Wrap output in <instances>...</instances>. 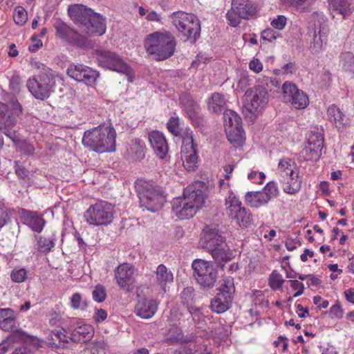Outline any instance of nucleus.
Returning <instances> with one entry per match:
<instances>
[{
  "label": "nucleus",
  "instance_id": "obj_1",
  "mask_svg": "<svg viewBox=\"0 0 354 354\" xmlns=\"http://www.w3.org/2000/svg\"><path fill=\"white\" fill-rule=\"evenodd\" d=\"M200 243L221 266H223V262L229 261L232 258V252L225 243L224 233L215 227L206 226L203 230Z\"/></svg>",
  "mask_w": 354,
  "mask_h": 354
},
{
  "label": "nucleus",
  "instance_id": "obj_2",
  "mask_svg": "<svg viewBox=\"0 0 354 354\" xmlns=\"http://www.w3.org/2000/svg\"><path fill=\"white\" fill-rule=\"evenodd\" d=\"M115 138L113 127L100 125L84 132L82 144L97 153L111 152L115 150Z\"/></svg>",
  "mask_w": 354,
  "mask_h": 354
},
{
  "label": "nucleus",
  "instance_id": "obj_3",
  "mask_svg": "<svg viewBox=\"0 0 354 354\" xmlns=\"http://www.w3.org/2000/svg\"><path fill=\"white\" fill-rule=\"evenodd\" d=\"M204 195L201 189H196L194 185L185 188L183 197L176 198L172 201V210L179 219L192 218L204 203Z\"/></svg>",
  "mask_w": 354,
  "mask_h": 354
},
{
  "label": "nucleus",
  "instance_id": "obj_4",
  "mask_svg": "<svg viewBox=\"0 0 354 354\" xmlns=\"http://www.w3.org/2000/svg\"><path fill=\"white\" fill-rule=\"evenodd\" d=\"M33 68L39 73L30 78L26 86L31 94L37 99L44 100L49 97L55 85V75L53 71L44 64L34 61L31 62Z\"/></svg>",
  "mask_w": 354,
  "mask_h": 354
},
{
  "label": "nucleus",
  "instance_id": "obj_5",
  "mask_svg": "<svg viewBox=\"0 0 354 354\" xmlns=\"http://www.w3.org/2000/svg\"><path fill=\"white\" fill-rule=\"evenodd\" d=\"M145 48L156 60H165L174 55L176 42L169 32H155L147 36Z\"/></svg>",
  "mask_w": 354,
  "mask_h": 354
},
{
  "label": "nucleus",
  "instance_id": "obj_6",
  "mask_svg": "<svg viewBox=\"0 0 354 354\" xmlns=\"http://www.w3.org/2000/svg\"><path fill=\"white\" fill-rule=\"evenodd\" d=\"M142 207L155 212L162 208L166 201L162 189L151 182L140 180L136 185Z\"/></svg>",
  "mask_w": 354,
  "mask_h": 354
},
{
  "label": "nucleus",
  "instance_id": "obj_7",
  "mask_svg": "<svg viewBox=\"0 0 354 354\" xmlns=\"http://www.w3.org/2000/svg\"><path fill=\"white\" fill-rule=\"evenodd\" d=\"M277 174L279 180L286 193L295 194L300 190L301 178L299 175V168L294 160L290 158L281 159L278 165Z\"/></svg>",
  "mask_w": 354,
  "mask_h": 354
},
{
  "label": "nucleus",
  "instance_id": "obj_8",
  "mask_svg": "<svg viewBox=\"0 0 354 354\" xmlns=\"http://www.w3.org/2000/svg\"><path fill=\"white\" fill-rule=\"evenodd\" d=\"M328 28L325 18L322 15L313 13L308 26V35L312 37L310 50L313 53H318L322 50L327 42Z\"/></svg>",
  "mask_w": 354,
  "mask_h": 354
},
{
  "label": "nucleus",
  "instance_id": "obj_9",
  "mask_svg": "<svg viewBox=\"0 0 354 354\" xmlns=\"http://www.w3.org/2000/svg\"><path fill=\"white\" fill-rule=\"evenodd\" d=\"M171 22L178 32L187 38H196L200 35L201 26L198 18L183 11L174 12L170 15Z\"/></svg>",
  "mask_w": 354,
  "mask_h": 354
},
{
  "label": "nucleus",
  "instance_id": "obj_10",
  "mask_svg": "<svg viewBox=\"0 0 354 354\" xmlns=\"http://www.w3.org/2000/svg\"><path fill=\"white\" fill-rule=\"evenodd\" d=\"M193 276L196 282L203 288H212L218 278V271L214 263L203 259L192 262Z\"/></svg>",
  "mask_w": 354,
  "mask_h": 354
},
{
  "label": "nucleus",
  "instance_id": "obj_11",
  "mask_svg": "<svg viewBox=\"0 0 354 354\" xmlns=\"http://www.w3.org/2000/svg\"><path fill=\"white\" fill-rule=\"evenodd\" d=\"M84 218L91 225H108L113 218V207L106 202L97 203L86 210Z\"/></svg>",
  "mask_w": 354,
  "mask_h": 354
},
{
  "label": "nucleus",
  "instance_id": "obj_12",
  "mask_svg": "<svg viewBox=\"0 0 354 354\" xmlns=\"http://www.w3.org/2000/svg\"><path fill=\"white\" fill-rule=\"evenodd\" d=\"M268 101V93L263 86H256L246 91L244 95L243 106L250 114L255 115Z\"/></svg>",
  "mask_w": 354,
  "mask_h": 354
},
{
  "label": "nucleus",
  "instance_id": "obj_13",
  "mask_svg": "<svg viewBox=\"0 0 354 354\" xmlns=\"http://www.w3.org/2000/svg\"><path fill=\"white\" fill-rule=\"evenodd\" d=\"M227 214L239 226L248 227L251 223L250 214L241 202L231 193L225 199Z\"/></svg>",
  "mask_w": 354,
  "mask_h": 354
},
{
  "label": "nucleus",
  "instance_id": "obj_14",
  "mask_svg": "<svg viewBox=\"0 0 354 354\" xmlns=\"http://www.w3.org/2000/svg\"><path fill=\"white\" fill-rule=\"evenodd\" d=\"M234 286L232 279H226L218 288V292L211 301L212 310H228L232 308Z\"/></svg>",
  "mask_w": 354,
  "mask_h": 354
},
{
  "label": "nucleus",
  "instance_id": "obj_15",
  "mask_svg": "<svg viewBox=\"0 0 354 354\" xmlns=\"http://www.w3.org/2000/svg\"><path fill=\"white\" fill-rule=\"evenodd\" d=\"M283 97L286 102L296 109H303L309 104L308 95L291 82H286L282 86Z\"/></svg>",
  "mask_w": 354,
  "mask_h": 354
},
{
  "label": "nucleus",
  "instance_id": "obj_16",
  "mask_svg": "<svg viewBox=\"0 0 354 354\" xmlns=\"http://www.w3.org/2000/svg\"><path fill=\"white\" fill-rule=\"evenodd\" d=\"M95 55L98 63L102 66L127 75L130 73V68L115 53L109 50H97Z\"/></svg>",
  "mask_w": 354,
  "mask_h": 354
},
{
  "label": "nucleus",
  "instance_id": "obj_17",
  "mask_svg": "<svg viewBox=\"0 0 354 354\" xmlns=\"http://www.w3.org/2000/svg\"><path fill=\"white\" fill-rule=\"evenodd\" d=\"M12 337L16 342H20L22 345L14 349L12 354H34V351L41 347V341L34 335L17 330L12 333Z\"/></svg>",
  "mask_w": 354,
  "mask_h": 354
},
{
  "label": "nucleus",
  "instance_id": "obj_18",
  "mask_svg": "<svg viewBox=\"0 0 354 354\" xmlns=\"http://www.w3.org/2000/svg\"><path fill=\"white\" fill-rule=\"evenodd\" d=\"M56 34L69 43L80 46L86 47L88 45V39L83 35L71 28L64 22H59L55 25Z\"/></svg>",
  "mask_w": 354,
  "mask_h": 354
},
{
  "label": "nucleus",
  "instance_id": "obj_19",
  "mask_svg": "<svg viewBox=\"0 0 354 354\" xmlns=\"http://www.w3.org/2000/svg\"><path fill=\"white\" fill-rule=\"evenodd\" d=\"M67 74L71 78L78 82H84L86 84L93 83L97 77L95 71L82 64H71L67 69Z\"/></svg>",
  "mask_w": 354,
  "mask_h": 354
},
{
  "label": "nucleus",
  "instance_id": "obj_20",
  "mask_svg": "<svg viewBox=\"0 0 354 354\" xmlns=\"http://www.w3.org/2000/svg\"><path fill=\"white\" fill-rule=\"evenodd\" d=\"M134 268L129 263L120 265L115 271V279L120 288L129 291L134 283Z\"/></svg>",
  "mask_w": 354,
  "mask_h": 354
},
{
  "label": "nucleus",
  "instance_id": "obj_21",
  "mask_svg": "<svg viewBox=\"0 0 354 354\" xmlns=\"http://www.w3.org/2000/svg\"><path fill=\"white\" fill-rule=\"evenodd\" d=\"M148 139L154 153L160 159L166 157L169 147L164 135L158 131H152L148 134Z\"/></svg>",
  "mask_w": 354,
  "mask_h": 354
},
{
  "label": "nucleus",
  "instance_id": "obj_22",
  "mask_svg": "<svg viewBox=\"0 0 354 354\" xmlns=\"http://www.w3.org/2000/svg\"><path fill=\"white\" fill-rule=\"evenodd\" d=\"M68 12L75 22L82 26L83 30L84 28L87 27L89 20H91V18L95 13L91 9L87 8L82 5L70 6L68 9Z\"/></svg>",
  "mask_w": 354,
  "mask_h": 354
},
{
  "label": "nucleus",
  "instance_id": "obj_23",
  "mask_svg": "<svg viewBox=\"0 0 354 354\" xmlns=\"http://www.w3.org/2000/svg\"><path fill=\"white\" fill-rule=\"evenodd\" d=\"M76 326L73 328L70 339L77 343H85L89 341L94 335L93 327L82 322L77 321Z\"/></svg>",
  "mask_w": 354,
  "mask_h": 354
},
{
  "label": "nucleus",
  "instance_id": "obj_24",
  "mask_svg": "<svg viewBox=\"0 0 354 354\" xmlns=\"http://www.w3.org/2000/svg\"><path fill=\"white\" fill-rule=\"evenodd\" d=\"M105 19L98 13H94L89 20L87 27L84 28V32L89 36L102 35L106 31Z\"/></svg>",
  "mask_w": 354,
  "mask_h": 354
},
{
  "label": "nucleus",
  "instance_id": "obj_25",
  "mask_svg": "<svg viewBox=\"0 0 354 354\" xmlns=\"http://www.w3.org/2000/svg\"><path fill=\"white\" fill-rule=\"evenodd\" d=\"M155 281L165 293L167 292L168 285L174 281V274L164 264H160L155 272Z\"/></svg>",
  "mask_w": 354,
  "mask_h": 354
},
{
  "label": "nucleus",
  "instance_id": "obj_26",
  "mask_svg": "<svg viewBox=\"0 0 354 354\" xmlns=\"http://www.w3.org/2000/svg\"><path fill=\"white\" fill-rule=\"evenodd\" d=\"M234 9L236 10V13L243 19H248L256 13V8L249 1L234 0L232 3Z\"/></svg>",
  "mask_w": 354,
  "mask_h": 354
},
{
  "label": "nucleus",
  "instance_id": "obj_27",
  "mask_svg": "<svg viewBox=\"0 0 354 354\" xmlns=\"http://www.w3.org/2000/svg\"><path fill=\"white\" fill-rule=\"evenodd\" d=\"M68 339L70 337L61 330H50L47 337L48 344L54 348L67 347Z\"/></svg>",
  "mask_w": 354,
  "mask_h": 354
},
{
  "label": "nucleus",
  "instance_id": "obj_28",
  "mask_svg": "<svg viewBox=\"0 0 354 354\" xmlns=\"http://www.w3.org/2000/svg\"><path fill=\"white\" fill-rule=\"evenodd\" d=\"M165 341L169 344L174 343L183 344L192 341L188 337H184L182 330L176 326H172L168 330Z\"/></svg>",
  "mask_w": 354,
  "mask_h": 354
},
{
  "label": "nucleus",
  "instance_id": "obj_29",
  "mask_svg": "<svg viewBox=\"0 0 354 354\" xmlns=\"http://www.w3.org/2000/svg\"><path fill=\"white\" fill-rule=\"evenodd\" d=\"M329 120L335 124L339 131H342L345 124L344 115L340 111L339 107L335 104L330 105L327 110Z\"/></svg>",
  "mask_w": 354,
  "mask_h": 354
},
{
  "label": "nucleus",
  "instance_id": "obj_30",
  "mask_svg": "<svg viewBox=\"0 0 354 354\" xmlns=\"http://www.w3.org/2000/svg\"><path fill=\"white\" fill-rule=\"evenodd\" d=\"M245 201L252 207L258 208L267 204L269 201L266 195L262 192H250L245 195Z\"/></svg>",
  "mask_w": 354,
  "mask_h": 354
},
{
  "label": "nucleus",
  "instance_id": "obj_31",
  "mask_svg": "<svg viewBox=\"0 0 354 354\" xmlns=\"http://www.w3.org/2000/svg\"><path fill=\"white\" fill-rule=\"evenodd\" d=\"M227 134V138L229 142L233 145L234 147H238L243 145L245 137H244V131L242 127V125L238 126L233 129H230L227 131H225Z\"/></svg>",
  "mask_w": 354,
  "mask_h": 354
},
{
  "label": "nucleus",
  "instance_id": "obj_32",
  "mask_svg": "<svg viewBox=\"0 0 354 354\" xmlns=\"http://www.w3.org/2000/svg\"><path fill=\"white\" fill-rule=\"evenodd\" d=\"M208 109L213 113H221L225 107V100L224 96L219 93L212 94V97L207 102Z\"/></svg>",
  "mask_w": 354,
  "mask_h": 354
},
{
  "label": "nucleus",
  "instance_id": "obj_33",
  "mask_svg": "<svg viewBox=\"0 0 354 354\" xmlns=\"http://www.w3.org/2000/svg\"><path fill=\"white\" fill-rule=\"evenodd\" d=\"M35 239L37 241V250L40 252L47 253L54 248L56 237L53 234L48 237L35 236Z\"/></svg>",
  "mask_w": 354,
  "mask_h": 354
},
{
  "label": "nucleus",
  "instance_id": "obj_34",
  "mask_svg": "<svg viewBox=\"0 0 354 354\" xmlns=\"http://www.w3.org/2000/svg\"><path fill=\"white\" fill-rule=\"evenodd\" d=\"M324 145V137L320 132L312 133L308 140V147H306V150H309L310 152L317 153L320 152Z\"/></svg>",
  "mask_w": 354,
  "mask_h": 354
},
{
  "label": "nucleus",
  "instance_id": "obj_35",
  "mask_svg": "<svg viewBox=\"0 0 354 354\" xmlns=\"http://www.w3.org/2000/svg\"><path fill=\"white\" fill-rule=\"evenodd\" d=\"M223 119L225 131L241 125V117L232 110L228 109L225 111Z\"/></svg>",
  "mask_w": 354,
  "mask_h": 354
},
{
  "label": "nucleus",
  "instance_id": "obj_36",
  "mask_svg": "<svg viewBox=\"0 0 354 354\" xmlns=\"http://www.w3.org/2000/svg\"><path fill=\"white\" fill-rule=\"evenodd\" d=\"M183 166L187 171L194 170L197 167L198 156L196 149L181 152Z\"/></svg>",
  "mask_w": 354,
  "mask_h": 354
},
{
  "label": "nucleus",
  "instance_id": "obj_37",
  "mask_svg": "<svg viewBox=\"0 0 354 354\" xmlns=\"http://www.w3.org/2000/svg\"><path fill=\"white\" fill-rule=\"evenodd\" d=\"M9 313L13 311H0V328L8 331L15 325V317Z\"/></svg>",
  "mask_w": 354,
  "mask_h": 354
},
{
  "label": "nucleus",
  "instance_id": "obj_38",
  "mask_svg": "<svg viewBox=\"0 0 354 354\" xmlns=\"http://www.w3.org/2000/svg\"><path fill=\"white\" fill-rule=\"evenodd\" d=\"M334 9L339 12L344 17L351 13V3L349 0H329Z\"/></svg>",
  "mask_w": 354,
  "mask_h": 354
},
{
  "label": "nucleus",
  "instance_id": "obj_39",
  "mask_svg": "<svg viewBox=\"0 0 354 354\" xmlns=\"http://www.w3.org/2000/svg\"><path fill=\"white\" fill-rule=\"evenodd\" d=\"M178 136L182 138V142L183 145L181 152L196 149L194 144L192 131L190 129H186L181 132V135Z\"/></svg>",
  "mask_w": 354,
  "mask_h": 354
},
{
  "label": "nucleus",
  "instance_id": "obj_40",
  "mask_svg": "<svg viewBox=\"0 0 354 354\" xmlns=\"http://www.w3.org/2000/svg\"><path fill=\"white\" fill-rule=\"evenodd\" d=\"M29 225L32 230L40 232L46 223L44 219L41 216H38L32 212H29Z\"/></svg>",
  "mask_w": 354,
  "mask_h": 354
},
{
  "label": "nucleus",
  "instance_id": "obj_41",
  "mask_svg": "<svg viewBox=\"0 0 354 354\" xmlns=\"http://www.w3.org/2000/svg\"><path fill=\"white\" fill-rule=\"evenodd\" d=\"M341 63L346 71L354 74V55L351 52L341 55Z\"/></svg>",
  "mask_w": 354,
  "mask_h": 354
},
{
  "label": "nucleus",
  "instance_id": "obj_42",
  "mask_svg": "<svg viewBox=\"0 0 354 354\" xmlns=\"http://www.w3.org/2000/svg\"><path fill=\"white\" fill-rule=\"evenodd\" d=\"M285 4L292 6L297 10L306 11L309 10V7L314 3L315 0H281Z\"/></svg>",
  "mask_w": 354,
  "mask_h": 354
},
{
  "label": "nucleus",
  "instance_id": "obj_43",
  "mask_svg": "<svg viewBox=\"0 0 354 354\" xmlns=\"http://www.w3.org/2000/svg\"><path fill=\"white\" fill-rule=\"evenodd\" d=\"M194 288L192 287H187L183 289L180 293L181 302L185 308L189 309L192 308L194 297Z\"/></svg>",
  "mask_w": 354,
  "mask_h": 354
},
{
  "label": "nucleus",
  "instance_id": "obj_44",
  "mask_svg": "<svg viewBox=\"0 0 354 354\" xmlns=\"http://www.w3.org/2000/svg\"><path fill=\"white\" fill-rule=\"evenodd\" d=\"M157 308L158 303L156 300L140 297L138 299V302L135 310H156Z\"/></svg>",
  "mask_w": 354,
  "mask_h": 354
},
{
  "label": "nucleus",
  "instance_id": "obj_45",
  "mask_svg": "<svg viewBox=\"0 0 354 354\" xmlns=\"http://www.w3.org/2000/svg\"><path fill=\"white\" fill-rule=\"evenodd\" d=\"M284 280L282 276L277 271L274 270L269 277V285L273 290H278L281 288Z\"/></svg>",
  "mask_w": 354,
  "mask_h": 354
},
{
  "label": "nucleus",
  "instance_id": "obj_46",
  "mask_svg": "<svg viewBox=\"0 0 354 354\" xmlns=\"http://www.w3.org/2000/svg\"><path fill=\"white\" fill-rule=\"evenodd\" d=\"M91 354H106V344L103 339L93 341L89 347Z\"/></svg>",
  "mask_w": 354,
  "mask_h": 354
},
{
  "label": "nucleus",
  "instance_id": "obj_47",
  "mask_svg": "<svg viewBox=\"0 0 354 354\" xmlns=\"http://www.w3.org/2000/svg\"><path fill=\"white\" fill-rule=\"evenodd\" d=\"M13 19L17 24L22 26L26 23L28 19L27 12L24 8L19 7L15 10Z\"/></svg>",
  "mask_w": 354,
  "mask_h": 354
},
{
  "label": "nucleus",
  "instance_id": "obj_48",
  "mask_svg": "<svg viewBox=\"0 0 354 354\" xmlns=\"http://www.w3.org/2000/svg\"><path fill=\"white\" fill-rule=\"evenodd\" d=\"M169 131L174 136L181 135V130L179 127V120L178 118L171 117L167 124Z\"/></svg>",
  "mask_w": 354,
  "mask_h": 354
},
{
  "label": "nucleus",
  "instance_id": "obj_49",
  "mask_svg": "<svg viewBox=\"0 0 354 354\" xmlns=\"http://www.w3.org/2000/svg\"><path fill=\"white\" fill-rule=\"evenodd\" d=\"M236 12V10H235L232 6L231 10H229L226 15L228 24L233 27L237 26L241 21V19H243Z\"/></svg>",
  "mask_w": 354,
  "mask_h": 354
},
{
  "label": "nucleus",
  "instance_id": "obj_50",
  "mask_svg": "<svg viewBox=\"0 0 354 354\" xmlns=\"http://www.w3.org/2000/svg\"><path fill=\"white\" fill-rule=\"evenodd\" d=\"M65 319L63 318L59 313L56 311L50 313L48 318V322L50 325L53 326H61L63 330V326L65 325Z\"/></svg>",
  "mask_w": 354,
  "mask_h": 354
},
{
  "label": "nucleus",
  "instance_id": "obj_51",
  "mask_svg": "<svg viewBox=\"0 0 354 354\" xmlns=\"http://www.w3.org/2000/svg\"><path fill=\"white\" fill-rule=\"evenodd\" d=\"M263 194L266 195L268 200L270 201L272 198L275 197L278 194V188L275 183L270 182L261 191Z\"/></svg>",
  "mask_w": 354,
  "mask_h": 354
},
{
  "label": "nucleus",
  "instance_id": "obj_52",
  "mask_svg": "<svg viewBox=\"0 0 354 354\" xmlns=\"http://www.w3.org/2000/svg\"><path fill=\"white\" fill-rule=\"evenodd\" d=\"M92 295L93 298L95 301H103L105 299L106 295L104 287L100 284L96 286L92 292Z\"/></svg>",
  "mask_w": 354,
  "mask_h": 354
},
{
  "label": "nucleus",
  "instance_id": "obj_53",
  "mask_svg": "<svg viewBox=\"0 0 354 354\" xmlns=\"http://www.w3.org/2000/svg\"><path fill=\"white\" fill-rule=\"evenodd\" d=\"M26 270L24 268L13 270L11 272L10 277L13 281L16 283H21L26 280Z\"/></svg>",
  "mask_w": 354,
  "mask_h": 354
},
{
  "label": "nucleus",
  "instance_id": "obj_54",
  "mask_svg": "<svg viewBox=\"0 0 354 354\" xmlns=\"http://www.w3.org/2000/svg\"><path fill=\"white\" fill-rule=\"evenodd\" d=\"M279 36V32L275 31L271 28H267L264 30L261 35V39L268 41H272L275 40Z\"/></svg>",
  "mask_w": 354,
  "mask_h": 354
},
{
  "label": "nucleus",
  "instance_id": "obj_55",
  "mask_svg": "<svg viewBox=\"0 0 354 354\" xmlns=\"http://www.w3.org/2000/svg\"><path fill=\"white\" fill-rule=\"evenodd\" d=\"M15 171L17 176L21 179L28 178L29 171L26 169L19 161L15 162Z\"/></svg>",
  "mask_w": 354,
  "mask_h": 354
},
{
  "label": "nucleus",
  "instance_id": "obj_56",
  "mask_svg": "<svg viewBox=\"0 0 354 354\" xmlns=\"http://www.w3.org/2000/svg\"><path fill=\"white\" fill-rule=\"evenodd\" d=\"M131 152H135L137 158L140 159L145 156V147L139 141L135 142L130 147Z\"/></svg>",
  "mask_w": 354,
  "mask_h": 354
},
{
  "label": "nucleus",
  "instance_id": "obj_57",
  "mask_svg": "<svg viewBox=\"0 0 354 354\" xmlns=\"http://www.w3.org/2000/svg\"><path fill=\"white\" fill-rule=\"evenodd\" d=\"M266 176L263 172L252 171L248 174V178L254 183L261 184Z\"/></svg>",
  "mask_w": 354,
  "mask_h": 354
},
{
  "label": "nucleus",
  "instance_id": "obj_58",
  "mask_svg": "<svg viewBox=\"0 0 354 354\" xmlns=\"http://www.w3.org/2000/svg\"><path fill=\"white\" fill-rule=\"evenodd\" d=\"M286 24V17L279 15L277 18L273 19L271 25L276 29L282 30Z\"/></svg>",
  "mask_w": 354,
  "mask_h": 354
},
{
  "label": "nucleus",
  "instance_id": "obj_59",
  "mask_svg": "<svg viewBox=\"0 0 354 354\" xmlns=\"http://www.w3.org/2000/svg\"><path fill=\"white\" fill-rule=\"evenodd\" d=\"M290 286L292 289L297 290L294 295V297H298L304 292V284L297 280H291Z\"/></svg>",
  "mask_w": 354,
  "mask_h": 354
},
{
  "label": "nucleus",
  "instance_id": "obj_60",
  "mask_svg": "<svg viewBox=\"0 0 354 354\" xmlns=\"http://www.w3.org/2000/svg\"><path fill=\"white\" fill-rule=\"evenodd\" d=\"M249 68L254 73H259L263 70V64L259 59L254 58L249 63Z\"/></svg>",
  "mask_w": 354,
  "mask_h": 354
},
{
  "label": "nucleus",
  "instance_id": "obj_61",
  "mask_svg": "<svg viewBox=\"0 0 354 354\" xmlns=\"http://www.w3.org/2000/svg\"><path fill=\"white\" fill-rule=\"evenodd\" d=\"M344 311H324L322 315L323 318L340 319L343 317Z\"/></svg>",
  "mask_w": 354,
  "mask_h": 354
},
{
  "label": "nucleus",
  "instance_id": "obj_62",
  "mask_svg": "<svg viewBox=\"0 0 354 354\" xmlns=\"http://www.w3.org/2000/svg\"><path fill=\"white\" fill-rule=\"evenodd\" d=\"M314 304L319 308H326L328 306V301L320 296H315L313 298Z\"/></svg>",
  "mask_w": 354,
  "mask_h": 354
},
{
  "label": "nucleus",
  "instance_id": "obj_63",
  "mask_svg": "<svg viewBox=\"0 0 354 354\" xmlns=\"http://www.w3.org/2000/svg\"><path fill=\"white\" fill-rule=\"evenodd\" d=\"M21 82V80L19 75H13L10 82V86L14 91H17L19 89Z\"/></svg>",
  "mask_w": 354,
  "mask_h": 354
},
{
  "label": "nucleus",
  "instance_id": "obj_64",
  "mask_svg": "<svg viewBox=\"0 0 354 354\" xmlns=\"http://www.w3.org/2000/svg\"><path fill=\"white\" fill-rule=\"evenodd\" d=\"M3 134L8 136L10 139H11L13 142H16L18 140V138L15 130H12V128H8L6 129H3L1 131Z\"/></svg>",
  "mask_w": 354,
  "mask_h": 354
}]
</instances>
